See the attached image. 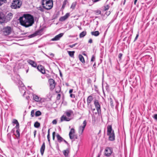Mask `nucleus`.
I'll list each match as a JSON object with an SVG mask.
<instances>
[{
	"mask_svg": "<svg viewBox=\"0 0 157 157\" xmlns=\"http://www.w3.org/2000/svg\"><path fill=\"white\" fill-rule=\"evenodd\" d=\"M19 20L21 25L25 27L31 26L34 23L33 17L28 14H24L20 17Z\"/></svg>",
	"mask_w": 157,
	"mask_h": 157,
	"instance_id": "1",
	"label": "nucleus"
},
{
	"mask_svg": "<svg viewBox=\"0 0 157 157\" xmlns=\"http://www.w3.org/2000/svg\"><path fill=\"white\" fill-rule=\"evenodd\" d=\"M73 114V112L71 110H66L65 113L64 115H63L61 117V121H68L71 119V116Z\"/></svg>",
	"mask_w": 157,
	"mask_h": 157,
	"instance_id": "2",
	"label": "nucleus"
},
{
	"mask_svg": "<svg viewBox=\"0 0 157 157\" xmlns=\"http://www.w3.org/2000/svg\"><path fill=\"white\" fill-rule=\"evenodd\" d=\"M107 135L109 136V141H113L115 140V135L114 131L112 128L111 125H108L107 126Z\"/></svg>",
	"mask_w": 157,
	"mask_h": 157,
	"instance_id": "3",
	"label": "nucleus"
},
{
	"mask_svg": "<svg viewBox=\"0 0 157 157\" xmlns=\"http://www.w3.org/2000/svg\"><path fill=\"white\" fill-rule=\"evenodd\" d=\"M49 0L46 1V0H42V7L40 6L39 7L38 10L42 12L45 11L46 10H49Z\"/></svg>",
	"mask_w": 157,
	"mask_h": 157,
	"instance_id": "4",
	"label": "nucleus"
},
{
	"mask_svg": "<svg viewBox=\"0 0 157 157\" xmlns=\"http://www.w3.org/2000/svg\"><path fill=\"white\" fill-rule=\"evenodd\" d=\"M22 4L21 0H13L10 7L13 9H18L20 8Z\"/></svg>",
	"mask_w": 157,
	"mask_h": 157,
	"instance_id": "5",
	"label": "nucleus"
},
{
	"mask_svg": "<svg viewBox=\"0 0 157 157\" xmlns=\"http://www.w3.org/2000/svg\"><path fill=\"white\" fill-rule=\"evenodd\" d=\"M13 29L10 26H7L4 27L2 30L3 34L5 36L10 35Z\"/></svg>",
	"mask_w": 157,
	"mask_h": 157,
	"instance_id": "6",
	"label": "nucleus"
},
{
	"mask_svg": "<svg viewBox=\"0 0 157 157\" xmlns=\"http://www.w3.org/2000/svg\"><path fill=\"white\" fill-rule=\"evenodd\" d=\"M19 84H17V85L19 87V89L21 92L22 93H24L23 96H24L26 93V87L21 80H19Z\"/></svg>",
	"mask_w": 157,
	"mask_h": 157,
	"instance_id": "7",
	"label": "nucleus"
},
{
	"mask_svg": "<svg viewBox=\"0 0 157 157\" xmlns=\"http://www.w3.org/2000/svg\"><path fill=\"white\" fill-rule=\"evenodd\" d=\"M43 28H41L36 31L33 33L28 36L29 38H31L38 35H41L43 33Z\"/></svg>",
	"mask_w": 157,
	"mask_h": 157,
	"instance_id": "8",
	"label": "nucleus"
},
{
	"mask_svg": "<svg viewBox=\"0 0 157 157\" xmlns=\"http://www.w3.org/2000/svg\"><path fill=\"white\" fill-rule=\"evenodd\" d=\"M94 104L97 111L98 114L99 115L101 114V109L99 101L98 100L95 99L94 101Z\"/></svg>",
	"mask_w": 157,
	"mask_h": 157,
	"instance_id": "9",
	"label": "nucleus"
},
{
	"mask_svg": "<svg viewBox=\"0 0 157 157\" xmlns=\"http://www.w3.org/2000/svg\"><path fill=\"white\" fill-rule=\"evenodd\" d=\"M87 122L86 120H85L82 123V126H80L78 128V133L81 135H82L85 128Z\"/></svg>",
	"mask_w": 157,
	"mask_h": 157,
	"instance_id": "10",
	"label": "nucleus"
},
{
	"mask_svg": "<svg viewBox=\"0 0 157 157\" xmlns=\"http://www.w3.org/2000/svg\"><path fill=\"white\" fill-rule=\"evenodd\" d=\"M104 152V155L105 156L109 157L113 152V149L111 147H107L105 149Z\"/></svg>",
	"mask_w": 157,
	"mask_h": 157,
	"instance_id": "11",
	"label": "nucleus"
},
{
	"mask_svg": "<svg viewBox=\"0 0 157 157\" xmlns=\"http://www.w3.org/2000/svg\"><path fill=\"white\" fill-rule=\"evenodd\" d=\"M56 84L55 81L52 78H50V89L51 90H52L55 88Z\"/></svg>",
	"mask_w": 157,
	"mask_h": 157,
	"instance_id": "12",
	"label": "nucleus"
},
{
	"mask_svg": "<svg viewBox=\"0 0 157 157\" xmlns=\"http://www.w3.org/2000/svg\"><path fill=\"white\" fill-rule=\"evenodd\" d=\"M64 33H60L56 36L54 38L52 39L51 41H57L59 40L63 35Z\"/></svg>",
	"mask_w": 157,
	"mask_h": 157,
	"instance_id": "13",
	"label": "nucleus"
},
{
	"mask_svg": "<svg viewBox=\"0 0 157 157\" xmlns=\"http://www.w3.org/2000/svg\"><path fill=\"white\" fill-rule=\"evenodd\" d=\"M20 77L19 75H16L12 77V79L17 84H19V80H20Z\"/></svg>",
	"mask_w": 157,
	"mask_h": 157,
	"instance_id": "14",
	"label": "nucleus"
},
{
	"mask_svg": "<svg viewBox=\"0 0 157 157\" xmlns=\"http://www.w3.org/2000/svg\"><path fill=\"white\" fill-rule=\"evenodd\" d=\"M70 16L69 13H66L65 15L62 17H61L59 19V21H63L66 20Z\"/></svg>",
	"mask_w": 157,
	"mask_h": 157,
	"instance_id": "15",
	"label": "nucleus"
},
{
	"mask_svg": "<svg viewBox=\"0 0 157 157\" xmlns=\"http://www.w3.org/2000/svg\"><path fill=\"white\" fill-rule=\"evenodd\" d=\"M17 129V130L16 131V133L15 134H14L15 136L16 139H20V129L19 128H16Z\"/></svg>",
	"mask_w": 157,
	"mask_h": 157,
	"instance_id": "16",
	"label": "nucleus"
},
{
	"mask_svg": "<svg viewBox=\"0 0 157 157\" xmlns=\"http://www.w3.org/2000/svg\"><path fill=\"white\" fill-rule=\"evenodd\" d=\"M93 100L92 96L91 95L89 96L87 98V102L88 106H91L90 103Z\"/></svg>",
	"mask_w": 157,
	"mask_h": 157,
	"instance_id": "17",
	"label": "nucleus"
},
{
	"mask_svg": "<svg viewBox=\"0 0 157 157\" xmlns=\"http://www.w3.org/2000/svg\"><path fill=\"white\" fill-rule=\"evenodd\" d=\"M5 18L2 13L0 12V23H3L5 21Z\"/></svg>",
	"mask_w": 157,
	"mask_h": 157,
	"instance_id": "18",
	"label": "nucleus"
},
{
	"mask_svg": "<svg viewBox=\"0 0 157 157\" xmlns=\"http://www.w3.org/2000/svg\"><path fill=\"white\" fill-rule=\"evenodd\" d=\"M28 63L31 65L32 67H36V63L33 60L29 59L28 61Z\"/></svg>",
	"mask_w": 157,
	"mask_h": 157,
	"instance_id": "19",
	"label": "nucleus"
},
{
	"mask_svg": "<svg viewBox=\"0 0 157 157\" xmlns=\"http://www.w3.org/2000/svg\"><path fill=\"white\" fill-rule=\"evenodd\" d=\"M33 99L36 101L39 102L41 101V98L36 94L33 95Z\"/></svg>",
	"mask_w": 157,
	"mask_h": 157,
	"instance_id": "20",
	"label": "nucleus"
},
{
	"mask_svg": "<svg viewBox=\"0 0 157 157\" xmlns=\"http://www.w3.org/2000/svg\"><path fill=\"white\" fill-rule=\"evenodd\" d=\"M43 67L42 65H38L37 67V69L41 72L42 73L44 74L45 73V71L43 69Z\"/></svg>",
	"mask_w": 157,
	"mask_h": 157,
	"instance_id": "21",
	"label": "nucleus"
},
{
	"mask_svg": "<svg viewBox=\"0 0 157 157\" xmlns=\"http://www.w3.org/2000/svg\"><path fill=\"white\" fill-rule=\"evenodd\" d=\"M12 123L16 124L15 128H19V124L17 120L16 119H13L12 121Z\"/></svg>",
	"mask_w": 157,
	"mask_h": 157,
	"instance_id": "22",
	"label": "nucleus"
},
{
	"mask_svg": "<svg viewBox=\"0 0 157 157\" xmlns=\"http://www.w3.org/2000/svg\"><path fill=\"white\" fill-rule=\"evenodd\" d=\"M45 148V145L44 143V142L43 144L40 149V153L42 155L43 154Z\"/></svg>",
	"mask_w": 157,
	"mask_h": 157,
	"instance_id": "23",
	"label": "nucleus"
},
{
	"mask_svg": "<svg viewBox=\"0 0 157 157\" xmlns=\"http://www.w3.org/2000/svg\"><path fill=\"white\" fill-rule=\"evenodd\" d=\"M69 150L68 149L64 150L63 151V153L65 157H68Z\"/></svg>",
	"mask_w": 157,
	"mask_h": 157,
	"instance_id": "24",
	"label": "nucleus"
},
{
	"mask_svg": "<svg viewBox=\"0 0 157 157\" xmlns=\"http://www.w3.org/2000/svg\"><path fill=\"white\" fill-rule=\"evenodd\" d=\"M56 137L57 140L59 142L61 143L63 141V139L59 134H57Z\"/></svg>",
	"mask_w": 157,
	"mask_h": 157,
	"instance_id": "25",
	"label": "nucleus"
},
{
	"mask_svg": "<svg viewBox=\"0 0 157 157\" xmlns=\"http://www.w3.org/2000/svg\"><path fill=\"white\" fill-rule=\"evenodd\" d=\"M78 58L79 60L82 63H85L84 58L82 55L81 54L79 55L78 56Z\"/></svg>",
	"mask_w": 157,
	"mask_h": 157,
	"instance_id": "26",
	"label": "nucleus"
},
{
	"mask_svg": "<svg viewBox=\"0 0 157 157\" xmlns=\"http://www.w3.org/2000/svg\"><path fill=\"white\" fill-rule=\"evenodd\" d=\"M86 34V31H83L82 32L79 34V37L82 38L85 36Z\"/></svg>",
	"mask_w": 157,
	"mask_h": 157,
	"instance_id": "27",
	"label": "nucleus"
},
{
	"mask_svg": "<svg viewBox=\"0 0 157 157\" xmlns=\"http://www.w3.org/2000/svg\"><path fill=\"white\" fill-rule=\"evenodd\" d=\"M92 35L94 36H98L99 34V33L98 31H95L92 32L91 33Z\"/></svg>",
	"mask_w": 157,
	"mask_h": 157,
	"instance_id": "28",
	"label": "nucleus"
},
{
	"mask_svg": "<svg viewBox=\"0 0 157 157\" xmlns=\"http://www.w3.org/2000/svg\"><path fill=\"white\" fill-rule=\"evenodd\" d=\"M69 136L71 140H75L77 139L76 136L74 134H73L72 135H69Z\"/></svg>",
	"mask_w": 157,
	"mask_h": 157,
	"instance_id": "29",
	"label": "nucleus"
},
{
	"mask_svg": "<svg viewBox=\"0 0 157 157\" xmlns=\"http://www.w3.org/2000/svg\"><path fill=\"white\" fill-rule=\"evenodd\" d=\"M68 53L70 56L71 57H73L74 56V54L75 52L74 51H68Z\"/></svg>",
	"mask_w": 157,
	"mask_h": 157,
	"instance_id": "30",
	"label": "nucleus"
},
{
	"mask_svg": "<svg viewBox=\"0 0 157 157\" xmlns=\"http://www.w3.org/2000/svg\"><path fill=\"white\" fill-rule=\"evenodd\" d=\"M34 126L36 128H38L40 126V124L38 121H36L35 123Z\"/></svg>",
	"mask_w": 157,
	"mask_h": 157,
	"instance_id": "31",
	"label": "nucleus"
},
{
	"mask_svg": "<svg viewBox=\"0 0 157 157\" xmlns=\"http://www.w3.org/2000/svg\"><path fill=\"white\" fill-rule=\"evenodd\" d=\"M46 127H44L42 130V135L43 136H44L46 134Z\"/></svg>",
	"mask_w": 157,
	"mask_h": 157,
	"instance_id": "32",
	"label": "nucleus"
},
{
	"mask_svg": "<svg viewBox=\"0 0 157 157\" xmlns=\"http://www.w3.org/2000/svg\"><path fill=\"white\" fill-rule=\"evenodd\" d=\"M41 114V113L40 111L38 110L36 111L35 113V115L36 117H38L40 116Z\"/></svg>",
	"mask_w": 157,
	"mask_h": 157,
	"instance_id": "33",
	"label": "nucleus"
},
{
	"mask_svg": "<svg viewBox=\"0 0 157 157\" xmlns=\"http://www.w3.org/2000/svg\"><path fill=\"white\" fill-rule=\"evenodd\" d=\"M76 5V2H73L71 5V8L72 9H75Z\"/></svg>",
	"mask_w": 157,
	"mask_h": 157,
	"instance_id": "34",
	"label": "nucleus"
},
{
	"mask_svg": "<svg viewBox=\"0 0 157 157\" xmlns=\"http://www.w3.org/2000/svg\"><path fill=\"white\" fill-rule=\"evenodd\" d=\"M67 2H66V0H64V1L63 3V5L62 6V9H63L64 8Z\"/></svg>",
	"mask_w": 157,
	"mask_h": 157,
	"instance_id": "35",
	"label": "nucleus"
},
{
	"mask_svg": "<svg viewBox=\"0 0 157 157\" xmlns=\"http://www.w3.org/2000/svg\"><path fill=\"white\" fill-rule=\"evenodd\" d=\"M75 133V129L74 128H72L71 129V130L69 133V135H72L73 134H74Z\"/></svg>",
	"mask_w": 157,
	"mask_h": 157,
	"instance_id": "36",
	"label": "nucleus"
},
{
	"mask_svg": "<svg viewBox=\"0 0 157 157\" xmlns=\"http://www.w3.org/2000/svg\"><path fill=\"white\" fill-rule=\"evenodd\" d=\"M60 88L59 86L57 87L56 89V93H59L60 91Z\"/></svg>",
	"mask_w": 157,
	"mask_h": 157,
	"instance_id": "37",
	"label": "nucleus"
},
{
	"mask_svg": "<svg viewBox=\"0 0 157 157\" xmlns=\"http://www.w3.org/2000/svg\"><path fill=\"white\" fill-rule=\"evenodd\" d=\"M53 6V2L52 0H50V10L51 9Z\"/></svg>",
	"mask_w": 157,
	"mask_h": 157,
	"instance_id": "38",
	"label": "nucleus"
},
{
	"mask_svg": "<svg viewBox=\"0 0 157 157\" xmlns=\"http://www.w3.org/2000/svg\"><path fill=\"white\" fill-rule=\"evenodd\" d=\"M6 2V0H0V6H2L4 3Z\"/></svg>",
	"mask_w": 157,
	"mask_h": 157,
	"instance_id": "39",
	"label": "nucleus"
},
{
	"mask_svg": "<svg viewBox=\"0 0 157 157\" xmlns=\"http://www.w3.org/2000/svg\"><path fill=\"white\" fill-rule=\"evenodd\" d=\"M95 14L96 15H98L101 14V11L99 10H97L95 11Z\"/></svg>",
	"mask_w": 157,
	"mask_h": 157,
	"instance_id": "40",
	"label": "nucleus"
},
{
	"mask_svg": "<svg viewBox=\"0 0 157 157\" xmlns=\"http://www.w3.org/2000/svg\"><path fill=\"white\" fill-rule=\"evenodd\" d=\"M110 105L112 107H113V102L112 98H110Z\"/></svg>",
	"mask_w": 157,
	"mask_h": 157,
	"instance_id": "41",
	"label": "nucleus"
},
{
	"mask_svg": "<svg viewBox=\"0 0 157 157\" xmlns=\"http://www.w3.org/2000/svg\"><path fill=\"white\" fill-rule=\"evenodd\" d=\"M95 56L94 55H93L92 56V57L91 58V62H92L94 61L95 60Z\"/></svg>",
	"mask_w": 157,
	"mask_h": 157,
	"instance_id": "42",
	"label": "nucleus"
},
{
	"mask_svg": "<svg viewBox=\"0 0 157 157\" xmlns=\"http://www.w3.org/2000/svg\"><path fill=\"white\" fill-rule=\"evenodd\" d=\"M123 54L121 53H120L118 56V58L119 59V60H121L122 59V56Z\"/></svg>",
	"mask_w": 157,
	"mask_h": 157,
	"instance_id": "43",
	"label": "nucleus"
},
{
	"mask_svg": "<svg viewBox=\"0 0 157 157\" xmlns=\"http://www.w3.org/2000/svg\"><path fill=\"white\" fill-rule=\"evenodd\" d=\"M34 110H33L31 111V116L32 117H33L34 116Z\"/></svg>",
	"mask_w": 157,
	"mask_h": 157,
	"instance_id": "44",
	"label": "nucleus"
},
{
	"mask_svg": "<svg viewBox=\"0 0 157 157\" xmlns=\"http://www.w3.org/2000/svg\"><path fill=\"white\" fill-rule=\"evenodd\" d=\"M77 44V43H75V44H74L72 45H69V46L70 48H72L74 47Z\"/></svg>",
	"mask_w": 157,
	"mask_h": 157,
	"instance_id": "45",
	"label": "nucleus"
},
{
	"mask_svg": "<svg viewBox=\"0 0 157 157\" xmlns=\"http://www.w3.org/2000/svg\"><path fill=\"white\" fill-rule=\"evenodd\" d=\"M139 36V33H138L136 35V36L134 39V42H135L137 40Z\"/></svg>",
	"mask_w": 157,
	"mask_h": 157,
	"instance_id": "46",
	"label": "nucleus"
},
{
	"mask_svg": "<svg viewBox=\"0 0 157 157\" xmlns=\"http://www.w3.org/2000/svg\"><path fill=\"white\" fill-rule=\"evenodd\" d=\"M87 82L88 84H90L91 83L92 81L90 79L88 78L87 79Z\"/></svg>",
	"mask_w": 157,
	"mask_h": 157,
	"instance_id": "47",
	"label": "nucleus"
},
{
	"mask_svg": "<svg viewBox=\"0 0 157 157\" xmlns=\"http://www.w3.org/2000/svg\"><path fill=\"white\" fill-rule=\"evenodd\" d=\"M109 9V6L108 5H107L105 6L104 10H105V11L106 10H108Z\"/></svg>",
	"mask_w": 157,
	"mask_h": 157,
	"instance_id": "48",
	"label": "nucleus"
},
{
	"mask_svg": "<svg viewBox=\"0 0 157 157\" xmlns=\"http://www.w3.org/2000/svg\"><path fill=\"white\" fill-rule=\"evenodd\" d=\"M61 97V95L60 94H57V100H59L60 98Z\"/></svg>",
	"mask_w": 157,
	"mask_h": 157,
	"instance_id": "49",
	"label": "nucleus"
},
{
	"mask_svg": "<svg viewBox=\"0 0 157 157\" xmlns=\"http://www.w3.org/2000/svg\"><path fill=\"white\" fill-rule=\"evenodd\" d=\"M57 121L55 119L53 120L52 121V123L54 124H57Z\"/></svg>",
	"mask_w": 157,
	"mask_h": 157,
	"instance_id": "50",
	"label": "nucleus"
},
{
	"mask_svg": "<svg viewBox=\"0 0 157 157\" xmlns=\"http://www.w3.org/2000/svg\"><path fill=\"white\" fill-rule=\"evenodd\" d=\"M153 117L156 121H157V114H155Z\"/></svg>",
	"mask_w": 157,
	"mask_h": 157,
	"instance_id": "51",
	"label": "nucleus"
},
{
	"mask_svg": "<svg viewBox=\"0 0 157 157\" xmlns=\"http://www.w3.org/2000/svg\"><path fill=\"white\" fill-rule=\"evenodd\" d=\"M48 135H47V139H48V142H49V128L48 130Z\"/></svg>",
	"mask_w": 157,
	"mask_h": 157,
	"instance_id": "52",
	"label": "nucleus"
},
{
	"mask_svg": "<svg viewBox=\"0 0 157 157\" xmlns=\"http://www.w3.org/2000/svg\"><path fill=\"white\" fill-rule=\"evenodd\" d=\"M50 56H50V59H51V58H53V57L54 56V54L51 53V54H50Z\"/></svg>",
	"mask_w": 157,
	"mask_h": 157,
	"instance_id": "53",
	"label": "nucleus"
},
{
	"mask_svg": "<svg viewBox=\"0 0 157 157\" xmlns=\"http://www.w3.org/2000/svg\"><path fill=\"white\" fill-rule=\"evenodd\" d=\"M70 96L71 98H75V95L73 94H71L70 95Z\"/></svg>",
	"mask_w": 157,
	"mask_h": 157,
	"instance_id": "54",
	"label": "nucleus"
},
{
	"mask_svg": "<svg viewBox=\"0 0 157 157\" xmlns=\"http://www.w3.org/2000/svg\"><path fill=\"white\" fill-rule=\"evenodd\" d=\"M33 133H34V137L35 138L36 137V130H35L34 131Z\"/></svg>",
	"mask_w": 157,
	"mask_h": 157,
	"instance_id": "55",
	"label": "nucleus"
},
{
	"mask_svg": "<svg viewBox=\"0 0 157 157\" xmlns=\"http://www.w3.org/2000/svg\"><path fill=\"white\" fill-rule=\"evenodd\" d=\"M7 16H9L10 17H12L13 16V14L11 13H9L8 14Z\"/></svg>",
	"mask_w": 157,
	"mask_h": 157,
	"instance_id": "56",
	"label": "nucleus"
},
{
	"mask_svg": "<svg viewBox=\"0 0 157 157\" xmlns=\"http://www.w3.org/2000/svg\"><path fill=\"white\" fill-rule=\"evenodd\" d=\"M110 14V12H106L105 13V14L106 15H107V16H109V14Z\"/></svg>",
	"mask_w": 157,
	"mask_h": 157,
	"instance_id": "57",
	"label": "nucleus"
},
{
	"mask_svg": "<svg viewBox=\"0 0 157 157\" xmlns=\"http://www.w3.org/2000/svg\"><path fill=\"white\" fill-rule=\"evenodd\" d=\"M93 42L92 40L91 39H89L88 41V43H92Z\"/></svg>",
	"mask_w": 157,
	"mask_h": 157,
	"instance_id": "58",
	"label": "nucleus"
},
{
	"mask_svg": "<svg viewBox=\"0 0 157 157\" xmlns=\"http://www.w3.org/2000/svg\"><path fill=\"white\" fill-rule=\"evenodd\" d=\"M53 140H54V139H55V132H53Z\"/></svg>",
	"mask_w": 157,
	"mask_h": 157,
	"instance_id": "59",
	"label": "nucleus"
},
{
	"mask_svg": "<svg viewBox=\"0 0 157 157\" xmlns=\"http://www.w3.org/2000/svg\"><path fill=\"white\" fill-rule=\"evenodd\" d=\"M73 89H71L69 90V93L71 94H72V93L73 92Z\"/></svg>",
	"mask_w": 157,
	"mask_h": 157,
	"instance_id": "60",
	"label": "nucleus"
},
{
	"mask_svg": "<svg viewBox=\"0 0 157 157\" xmlns=\"http://www.w3.org/2000/svg\"><path fill=\"white\" fill-rule=\"evenodd\" d=\"M63 141L67 145H69V144L68 143V142L66 140H64V139H63Z\"/></svg>",
	"mask_w": 157,
	"mask_h": 157,
	"instance_id": "61",
	"label": "nucleus"
},
{
	"mask_svg": "<svg viewBox=\"0 0 157 157\" xmlns=\"http://www.w3.org/2000/svg\"><path fill=\"white\" fill-rule=\"evenodd\" d=\"M57 17V16L56 14H54L53 16V19H55Z\"/></svg>",
	"mask_w": 157,
	"mask_h": 157,
	"instance_id": "62",
	"label": "nucleus"
},
{
	"mask_svg": "<svg viewBox=\"0 0 157 157\" xmlns=\"http://www.w3.org/2000/svg\"><path fill=\"white\" fill-rule=\"evenodd\" d=\"M96 63H95V62L94 64L93 65V67H94V68H96Z\"/></svg>",
	"mask_w": 157,
	"mask_h": 157,
	"instance_id": "63",
	"label": "nucleus"
},
{
	"mask_svg": "<svg viewBox=\"0 0 157 157\" xmlns=\"http://www.w3.org/2000/svg\"><path fill=\"white\" fill-rule=\"evenodd\" d=\"M14 128L12 129V131H11V132H13V133L14 134H15L14 133Z\"/></svg>",
	"mask_w": 157,
	"mask_h": 157,
	"instance_id": "64",
	"label": "nucleus"
}]
</instances>
